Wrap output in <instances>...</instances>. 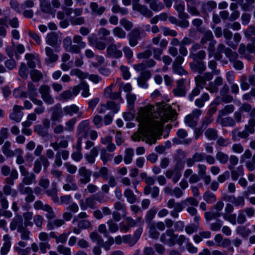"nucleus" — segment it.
I'll use <instances>...</instances> for the list:
<instances>
[{
	"mask_svg": "<svg viewBox=\"0 0 255 255\" xmlns=\"http://www.w3.org/2000/svg\"><path fill=\"white\" fill-rule=\"evenodd\" d=\"M177 115L175 110L165 102L157 103L155 106L148 105L139 109L137 118L140 122L150 124L154 129H160L164 124Z\"/></svg>",
	"mask_w": 255,
	"mask_h": 255,
	"instance_id": "obj_1",
	"label": "nucleus"
},
{
	"mask_svg": "<svg viewBox=\"0 0 255 255\" xmlns=\"http://www.w3.org/2000/svg\"><path fill=\"white\" fill-rule=\"evenodd\" d=\"M188 239L184 235L176 234L173 229H169L161 234L160 240L161 243L169 247H173L176 244L182 246L184 243L188 241Z\"/></svg>",
	"mask_w": 255,
	"mask_h": 255,
	"instance_id": "obj_2",
	"label": "nucleus"
},
{
	"mask_svg": "<svg viewBox=\"0 0 255 255\" xmlns=\"http://www.w3.org/2000/svg\"><path fill=\"white\" fill-rule=\"evenodd\" d=\"M223 34L224 37L226 39V43L229 46L231 47L234 49H236L240 42L242 36L239 33H236L234 34L233 40L234 41L231 40V38L233 36L232 32L228 28H225L223 30Z\"/></svg>",
	"mask_w": 255,
	"mask_h": 255,
	"instance_id": "obj_3",
	"label": "nucleus"
},
{
	"mask_svg": "<svg viewBox=\"0 0 255 255\" xmlns=\"http://www.w3.org/2000/svg\"><path fill=\"white\" fill-rule=\"evenodd\" d=\"M213 38L214 36L212 31L208 30L205 32L200 40V44L202 45L206 44L208 41H211L209 43L208 48L209 57L212 56L213 54L214 45L216 42L215 40H213Z\"/></svg>",
	"mask_w": 255,
	"mask_h": 255,
	"instance_id": "obj_4",
	"label": "nucleus"
},
{
	"mask_svg": "<svg viewBox=\"0 0 255 255\" xmlns=\"http://www.w3.org/2000/svg\"><path fill=\"white\" fill-rule=\"evenodd\" d=\"M202 111L199 109H194L191 114L188 115L185 118V123L189 127L194 128L198 124V120L201 115Z\"/></svg>",
	"mask_w": 255,
	"mask_h": 255,
	"instance_id": "obj_5",
	"label": "nucleus"
},
{
	"mask_svg": "<svg viewBox=\"0 0 255 255\" xmlns=\"http://www.w3.org/2000/svg\"><path fill=\"white\" fill-rule=\"evenodd\" d=\"M234 210V207L231 203L226 204L225 208V213L221 214L223 218L226 221H229L232 225L236 224V215L232 214Z\"/></svg>",
	"mask_w": 255,
	"mask_h": 255,
	"instance_id": "obj_6",
	"label": "nucleus"
},
{
	"mask_svg": "<svg viewBox=\"0 0 255 255\" xmlns=\"http://www.w3.org/2000/svg\"><path fill=\"white\" fill-rule=\"evenodd\" d=\"M139 0H133V9L146 17H151L153 16L152 11H151L146 5L139 3Z\"/></svg>",
	"mask_w": 255,
	"mask_h": 255,
	"instance_id": "obj_7",
	"label": "nucleus"
},
{
	"mask_svg": "<svg viewBox=\"0 0 255 255\" xmlns=\"http://www.w3.org/2000/svg\"><path fill=\"white\" fill-rule=\"evenodd\" d=\"M43 101L48 105H52L54 103V99L50 94V87L46 85H41L39 89Z\"/></svg>",
	"mask_w": 255,
	"mask_h": 255,
	"instance_id": "obj_8",
	"label": "nucleus"
},
{
	"mask_svg": "<svg viewBox=\"0 0 255 255\" xmlns=\"http://www.w3.org/2000/svg\"><path fill=\"white\" fill-rule=\"evenodd\" d=\"M213 77L212 72H206L203 75H198L194 79L196 86L202 89L206 85V81L211 80Z\"/></svg>",
	"mask_w": 255,
	"mask_h": 255,
	"instance_id": "obj_9",
	"label": "nucleus"
},
{
	"mask_svg": "<svg viewBox=\"0 0 255 255\" xmlns=\"http://www.w3.org/2000/svg\"><path fill=\"white\" fill-rule=\"evenodd\" d=\"M222 199L223 200L232 203L235 207H243L245 203L244 197L241 196L236 197L233 195H230L224 194Z\"/></svg>",
	"mask_w": 255,
	"mask_h": 255,
	"instance_id": "obj_10",
	"label": "nucleus"
},
{
	"mask_svg": "<svg viewBox=\"0 0 255 255\" xmlns=\"http://www.w3.org/2000/svg\"><path fill=\"white\" fill-rule=\"evenodd\" d=\"M183 168V166L182 164L180 166L177 164L173 169L167 170L165 172V176L169 179L172 178L173 182L175 183L178 181L181 177V173L180 171Z\"/></svg>",
	"mask_w": 255,
	"mask_h": 255,
	"instance_id": "obj_11",
	"label": "nucleus"
},
{
	"mask_svg": "<svg viewBox=\"0 0 255 255\" xmlns=\"http://www.w3.org/2000/svg\"><path fill=\"white\" fill-rule=\"evenodd\" d=\"M69 152L66 149H61L57 151L55 154V159L53 163V166L56 167H60L62 165V159L66 160L69 156Z\"/></svg>",
	"mask_w": 255,
	"mask_h": 255,
	"instance_id": "obj_12",
	"label": "nucleus"
},
{
	"mask_svg": "<svg viewBox=\"0 0 255 255\" xmlns=\"http://www.w3.org/2000/svg\"><path fill=\"white\" fill-rule=\"evenodd\" d=\"M23 110L22 106L15 105L11 113L9 114V119L17 123L20 122L23 116V113L22 111Z\"/></svg>",
	"mask_w": 255,
	"mask_h": 255,
	"instance_id": "obj_13",
	"label": "nucleus"
},
{
	"mask_svg": "<svg viewBox=\"0 0 255 255\" xmlns=\"http://www.w3.org/2000/svg\"><path fill=\"white\" fill-rule=\"evenodd\" d=\"M78 175L81 177L79 180V183L81 184H86L91 180L92 171L85 167H81L78 170Z\"/></svg>",
	"mask_w": 255,
	"mask_h": 255,
	"instance_id": "obj_14",
	"label": "nucleus"
},
{
	"mask_svg": "<svg viewBox=\"0 0 255 255\" xmlns=\"http://www.w3.org/2000/svg\"><path fill=\"white\" fill-rule=\"evenodd\" d=\"M52 114L51 120L53 122H59L63 117V110H62L61 105L57 104L51 108Z\"/></svg>",
	"mask_w": 255,
	"mask_h": 255,
	"instance_id": "obj_15",
	"label": "nucleus"
},
{
	"mask_svg": "<svg viewBox=\"0 0 255 255\" xmlns=\"http://www.w3.org/2000/svg\"><path fill=\"white\" fill-rule=\"evenodd\" d=\"M216 52L219 53H224L226 56L229 60H233L237 57V52H233L231 49L226 47L225 45L222 43L219 44L217 47Z\"/></svg>",
	"mask_w": 255,
	"mask_h": 255,
	"instance_id": "obj_16",
	"label": "nucleus"
},
{
	"mask_svg": "<svg viewBox=\"0 0 255 255\" xmlns=\"http://www.w3.org/2000/svg\"><path fill=\"white\" fill-rule=\"evenodd\" d=\"M107 54L109 56L115 58H119L123 55L122 51L119 50L117 45L113 42L108 45L107 48Z\"/></svg>",
	"mask_w": 255,
	"mask_h": 255,
	"instance_id": "obj_17",
	"label": "nucleus"
},
{
	"mask_svg": "<svg viewBox=\"0 0 255 255\" xmlns=\"http://www.w3.org/2000/svg\"><path fill=\"white\" fill-rule=\"evenodd\" d=\"M185 80L181 79L177 81L176 87L173 89V92L176 96L183 97L186 94V89L185 86Z\"/></svg>",
	"mask_w": 255,
	"mask_h": 255,
	"instance_id": "obj_18",
	"label": "nucleus"
},
{
	"mask_svg": "<svg viewBox=\"0 0 255 255\" xmlns=\"http://www.w3.org/2000/svg\"><path fill=\"white\" fill-rule=\"evenodd\" d=\"M190 68L192 71L202 74L206 69V66L203 61L193 60L189 64Z\"/></svg>",
	"mask_w": 255,
	"mask_h": 255,
	"instance_id": "obj_19",
	"label": "nucleus"
},
{
	"mask_svg": "<svg viewBox=\"0 0 255 255\" xmlns=\"http://www.w3.org/2000/svg\"><path fill=\"white\" fill-rule=\"evenodd\" d=\"M45 51L47 56L45 59V62L46 64H51L57 61L59 56L54 53V50L51 48L46 46L45 48Z\"/></svg>",
	"mask_w": 255,
	"mask_h": 255,
	"instance_id": "obj_20",
	"label": "nucleus"
},
{
	"mask_svg": "<svg viewBox=\"0 0 255 255\" xmlns=\"http://www.w3.org/2000/svg\"><path fill=\"white\" fill-rule=\"evenodd\" d=\"M90 130L89 121L85 120L81 122L78 127V132L79 134H81L82 138H86L88 135L89 131Z\"/></svg>",
	"mask_w": 255,
	"mask_h": 255,
	"instance_id": "obj_21",
	"label": "nucleus"
},
{
	"mask_svg": "<svg viewBox=\"0 0 255 255\" xmlns=\"http://www.w3.org/2000/svg\"><path fill=\"white\" fill-rule=\"evenodd\" d=\"M129 44L132 47L135 46L138 43V40L140 38V31L138 29H134L128 34Z\"/></svg>",
	"mask_w": 255,
	"mask_h": 255,
	"instance_id": "obj_22",
	"label": "nucleus"
},
{
	"mask_svg": "<svg viewBox=\"0 0 255 255\" xmlns=\"http://www.w3.org/2000/svg\"><path fill=\"white\" fill-rule=\"evenodd\" d=\"M205 154L203 153L195 152L191 158L186 160V164L188 167H192L195 162H199L203 161L205 158Z\"/></svg>",
	"mask_w": 255,
	"mask_h": 255,
	"instance_id": "obj_23",
	"label": "nucleus"
},
{
	"mask_svg": "<svg viewBox=\"0 0 255 255\" xmlns=\"http://www.w3.org/2000/svg\"><path fill=\"white\" fill-rule=\"evenodd\" d=\"M82 139L81 137H79L78 138L77 145H76V151L74 152L71 154L72 158L76 161H79L83 157V155L81 152L82 150Z\"/></svg>",
	"mask_w": 255,
	"mask_h": 255,
	"instance_id": "obj_24",
	"label": "nucleus"
},
{
	"mask_svg": "<svg viewBox=\"0 0 255 255\" xmlns=\"http://www.w3.org/2000/svg\"><path fill=\"white\" fill-rule=\"evenodd\" d=\"M144 1L149 4L151 11H159L164 8V5L159 0H144Z\"/></svg>",
	"mask_w": 255,
	"mask_h": 255,
	"instance_id": "obj_25",
	"label": "nucleus"
},
{
	"mask_svg": "<svg viewBox=\"0 0 255 255\" xmlns=\"http://www.w3.org/2000/svg\"><path fill=\"white\" fill-rule=\"evenodd\" d=\"M187 3L188 11L191 14L199 15L200 12L197 8L198 2L196 0H185Z\"/></svg>",
	"mask_w": 255,
	"mask_h": 255,
	"instance_id": "obj_26",
	"label": "nucleus"
},
{
	"mask_svg": "<svg viewBox=\"0 0 255 255\" xmlns=\"http://www.w3.org/2000/svg\"><path fill=\"white\" fill-rule=\"evenodd\" d=\"M4 243L0 249V254L1 255H6L9 251L11 247V238L8 235H4L3 237Z\"/></svg>",
	"mask_w": 255,
	"mask_h": 255,
	"instance_id": "obj_27",
	"label": "nucleus"
},
{
	"mask_svg": "<svg viewBox=\"0 0 255 255\" xmlns=\"http://www.w3.org/2000/svg\"><path fill=\"white\" fill-rule=\"evenodd\" d=\"M73 41L76 44V46L78 47L75 52L76 54L79 53L81 52V49L85 48L86 46V42L83 40L82 37L80 35H75L73 37Z\"/></svg>",
	"mask_w": 255,
	"mask_h": 255,
	"instance_id": "obj_28",
	"label": "nucleus"
},
{
	"mask_svg": "<svg viewBox=\"0 0 255 255\" xmlns=\"http://www.w3.org/2000/svg\"><path fill=\"white\" fill-rule=\"evenodd\" d=\"M31 101L35 105L37 106L34 109V113H35L36 115H41L45 112V108L43 102L41 100L32 98Z\"/></svg>",
	"mask_w": 255,
	"mask_h": 255,
	"instance_id": "obj_29",
	"label": "nucleus"
},
{
	"mask_svg": "<svg viewBox=\"0 0 255 255\" xmlns=\"http://www.w3.org/2000/svg\"><path fill=\"white\" fill-rule=\"evenodd\" d=\"M23 227H24L23 221L21 217L20 216L14 218L10 223V229L11 231L17 229V231H18Z\"/></svg>",
	"mask_w": 255,
	"mask_h": 255,
	"instance_id": "obj_30",
	"label": "nucleus"
},
{
	"mask_svg": "<svg viewBox=\"0 0 255 255\" xmlns=\"http://www.w3.org/2000/svg\"><path fill=\"white\" fill-rule=\"evenodd\" d=\"M46 194L51 197L54 203H59V198L57 196V189L56 183H52L49 189L45 190Z\"/></svg>",
	"mask_w": 255,
	"mask_h": 255,
	"instance_id": "obj_31",
	"label": "nucleus"
},
{
	"mask_svg": "<svg viewBox=\"0 0 255 255\" xmlns=\"http://www.w3.org/2000/svg\"><path fill=\"white\" fill-rule=\"evenodd\" d=\"M63 46L65 48L66 51L75 53L76 49L78 48L76 45H73L72 44L71 38L69 36L65 37L63 39Z\"/></svg>",
	"mask_w": 255,
	"mask_h": 255,
	"instance_id": "obj_32",
	"label": "nucleus"
},
{
	"mask_svg": "<svg viewBox=\"0 0 255 255\" xmlns=\"http://www.w3.org/2000/svg\"><path fill=\"white\" fill-rule=\"evenodd\" d=\"M65 224V221L62 219H53V220L47 221V228L48 230H53L55 227L59 228Z\"/></svg>",
	"mask_w": 255,
	"mask_h": 255,
	"instance_id": "obj_33",
	"label": "nucleus"
},
{
	"mask_svg": "<svg viewBox=\"0 0 255 255\" xmlns=\"http://www.w3.org/2000/svg\"><path fill=\"white\" fill-rule=\"evenodd\" d=\"M231 135L232 139L234 140H238L239 138L246 139L249 136V133H247V131L245 130L238 131L237 128H235L232 131Z\"/></svg>",
	"mask_w": 255,
	"mask_h": 255,
	"instance_id": "obj_34",
	"label": "nucleus"
},
{
	"mask_svg": "<svg viewBox=\"0 0 255 255\" xmlns=\"http://www.w3.org/2000/svg\"><path fill=\"white\" fill-rule=\"evenodd\" d=\"M90 8L93 14L101 15L106 10V8L104 6H99L97 2H93L90 3Z\"/></svg>",
	"mask_w": 255,
	"mask_h": 255,
	"instance_id": "obj_35",
	"label": "nucleus"
},
{
	"mask_svg": "<svg viewBox=\"0 0 255 255\" xmlns=\"http://www.w3.org/2000/svg\"><path fill=\"white\" fill-rule=\"evenodd\" d=\"M58 35L55 32L48 34L46 37V42L48 45L55 47L58 44Z\"/></svg>",
	"mask_w": 255,
	"mask_h": 255,
	"instance_id": "obj_36",
	"label": "nucleus"
},
{
	"mask_svg": "<svg viewBox=\"0 0 255 255\" xmlns=\"http://www.w3.org/2000/svg\"><path fill=\"white\" fill-rule=\"evenodd\" d=\"M174 8L178 12V18H189V14L185 12V5L182 3H178L174 5Z\"/></svg>",
	"mask_w": 255,
	"mask_h": 255,
	"instance_id": "obj_37",
	"label": "nucleus"
},
{
	"mask_svg": "<svg viewBox=\"0 0 255 255\" xmlns=\"http://www.w3.org/2000/svg\"><path fill=\"white\" fill-rule=\"evenodd\" d=\"M142 140L151 145L156 142V138L153 133L150 132H144L142 134Z\"/></svg>",
	"mask_w": 255,
	"mask_h": 255,
	"instance_id": "obj_38",
	"label": "nucleus"
},
{
	"mask_svg": "<svg viewBox=\"0 0 255 255\" xmlns=\"http://www.w3.org/2000/svg\"><path fill=\"white\" fill-rule=\"evenodd\" d=\"M36 182V176L33 173L31 172L28 173L27 175L23 176L21 183H23L26 185H29L33 183H35Z\"/></svg>",
	"mask_w": 255,
	"mask_h": 255,
	"instance_id": "obj_39",
	"label": "nucleus"
},
{
	"mask_svg": "<svg viewBox=\"0 0 255 255\" xmlns=\"http://www.w3.org/2000/svg\"><path fill=\"white\" fill-rule=\"evenodd\" d=\"M124 195L127 198V201L130 204H133L136 202L137 198L136 196L129 188H127L125 190Z\"/></svg>",
	"mask_w": 255,
	"mask_h": 255,
	"instance_id": "obj_40",
	"label": "nucleus"
},
{
	"mask_svg": "<svg viewBox=\"0 0 255 255\" xmlns=\"http://www.w3.org/2000/svg\"><path fill=\"white\" fill-rule=\"evenodd\" d=\"M18 174L15 169L12 168L11 169V173L9 177H7L5 179V185H9V186H13L14 184V180L18 178Z\"/></svg>",
	"mask_w": 255,
	"mask_h": 255,
	"instance_id": "obj_41",
	"label": "nucleus"
},
{
	"mask_svg": "<svg viewBox=\"0 0 255 255\" xmlns=\"http://www.w3.org/2000/svg\"><path fill=\"white\" fill-rule=\"evenodd\" d=\"M219 122L222 127H233L236 125L235 123L234 120H233V118L231 117H227L226 118H221L219 120Z\"/></svg>",
	"mask_w": 255,
	"mask_h": 255,
	"instance_id": "obj_42",
	"label": "nucleus"
},
{
	"mask_svg": "<svg viewBox=\"0 0 255 255\" xmlns=\"http://www.w3.org/2000/svg\"><path fill=\"white\" fill-rule=\"evenodd\" d=\"M235 110L233 105L230 104L225 106L222 109L218 112V118H221L225 115L232 113Z\"/></svg>",
	"mask_w": 255,
	"mask_h": 255,
	"instance_id": "obj_43",
	"label": "nucleus"
},
{
	"mask_svg": "<svg viewBox=\"0 0 255 255\" xmlns=\"http://www.w3.org/2000/svg\"><path fill=\"white\" fill-rule=\"evenodd\" d=\"M79 108L75 105L67 106L63 108V112L65 115L72 116L74 114H77L79 112Z\"/></svg>",
	"mask_w": 255,
	"mask_h": 255,
	"instance_id": "obj_44",
	"label": "nucleus"
},
{
	"mask_svg": "<svg viewBox=\"0 0 255 255\" xmlns=\"http://www.w3.org/2000/svg\"><path fill=\"white\" fill-rule=\"evenodd\" d=\"M134 155V151L132 148H128L125 150L124 160L126 164H128L131 162Z\"/></svg>",
	"mask_w": 255,
	"mask_h": 255,
	"instance_id": "obj_45",
	"label": "nucleus"
},
{
	"mask_svg": "<svg viewBox=\"0 0 255 255\" xmlns=\"http://www.w3.org/2000/svg\"><path fill=\"white\" fill-rule=\"evenodd\" d=\"M156 214V210L154 208H151L146 214L145 216V222L146 223L148 224V225L151 224H154L153 222H152V220L155 217Z\"/></svg>",
	"mask_w": 255,
	"mask_h": 255,
	"instance_id": "obj_46",
	"label": "nucleus"
},
{
	"mask_svg": "<svg viewBox=\"0 0 255 255\" xmlns=\"http://www.w3.org/2000/svg\"><path fill=\"white\" fill-rule=\"evenodd\" d=\"M2 192L4 195H11L13 197H16L17 194V191L12 189L11 186H9V185H4L2 188Z\"/></svg>",
	"mask_w": 255,
	"mask_h": 255,
	"instance_id": "obj_47",
	"label": "nucleus"
},
{
	"mask_svg": "<svg viewBox=\"0 0 255 255\" xmlns=\"http://www.w3.org/2000/svg\"><path fill=\"white\" fill-rule=\"evenodd\" d=\"M205 135L209 139L214 140L218 137V131L215 128H209L205 132Z\"/></svg>",
	"mask_w": 255,
	"mask_h": 255,
	"instance_id": "obj_48",
	"label": "nucleus"
},
{
	"mask_svg": "<svg viewBox=\"0 0 255 255\" xmlns=\"http://www.w3.org/2000/svg\"><path fill=\"white\" fill-rule=\"evenodd\" d=\"M27 87V92L29 98L31 101V99L36 98V97L38 96V93L37 92L36 89L35 88L34 85L32 83H28Z\"/></svg>",
	"mask_w": 255,
	"mask_h": 255,
	"instance_id": "obj_49",
	"label": "nucleus"
},
{
	"mask_svg": "<svg viewBox=\"0 0 255 255\" xmlns=\"http://www.w3.org/2000/svg\"><path fill=\"white\" fill-rule=\"evenodd\" d=\"M43 211L46 212L45 217L48 221L53 220L56 218V214L52 207L49 205L47 204Z\"/></svg>",
	"mask_w": 255,
	"mask_h": 255,
	"instance_id": "obj_50",
	"label": "nucleus"
},
{
	"mask_svg": "<svg viewBox=\"0 0 255 255\" xmlns=\"http://www.w3.org/2000/svg\"><path fill=\"white\" fill-rule=\"evenodd\" d=\"M203 199L208 203H214L217 200L216 195L210 191H206L204 193Z\"/></svg>",
	"mask_w": 255,
	"mask_h": 255,
	"instance_id": "obj_51",
	"label": "nucleus"
},
{
	"mask_svg": "<svg viewBox=\"0 0 255 255\" xmlns=\"http://www.w3.org/2000/svg\"><path fill=\"white\" fill-rule=\"evenodd\" d=\"M113 33L115 37L120 39H124L126 37V32L121 27H116L113 29Z\"/></svg>",
	"mask_w": 255,
	"mask_h": 255,
	"instance_id": "obj_52",
	"label": "nucleus"
},
{
	"mask_svg": "<svg viewBox=\"0 0 255 255\" xmlns=\"http://www.w3.org/2000/svg\"><path fill=\"white\" fill-rule=\"evenodd\" d=\"M206 56V52L204 50H201L195 53L192 54L189 57L193 60L203 61Z\"/></svg>",
	"mask_w": 255,
	"mask_h": 255,
	"instance_id": "obj_53",
	"label": "nucleus"
},
{
	"mask_svg": "<svg viewBox=\"0 0 255 255\" xmlns=\"http://www.w3.org/2000/svg\"><path fill=\"white\" fill-rule=\"evenodd\" d=\"M100 158L103 162V164L105 165L109 160L112 159V155L108 153L107 150L103 148L100 151Z\"/></svg>",
	"mask_w": 255,
	"mask_h": 255,
	"instance_id": "obj_54",
	"label": "nucleus"
},
{
	"mask_svg": "<svg viewBox=\"0 0 255 255\" xmlns=\"http://www.w3.org/2000/svg\"><path fill=\"white\" fill-rule=\"evenodd\" d=\"M209 99V96L208 94L206 93H203L200 98L197 99L195 101V104L198 107L201 108L204 106L205 102Z\"/></svg>",
	"mask_w": 255,
	"mask_h": 255,
	"instance_id": "obj_55",
	"label": "nucleus"
},
{
	"mask_svg": "<svg viewBox=\"0 0 255 255\" xmlns=\"http://www.w3.org/2000/svg\"><path fill=\"white\" fill-rule=\"evenodd\" d=\"M17 232L20 234V238L22 240L28 241L30 239V231L25 227H23Z\"/></svg>",
	"mask_w": 255,
	"mask_h": 255,
	"instance_id": "obj_56",
	"label": "nucleus"
},
{
	"mask_svg": "<svg viewBox=\"0 0 255 255\" xmlns=\"http://www.w3.org/2000/svg\"><path fill=\"white\" fill-rule=\"evenodd\" d=\"M216 158L220 162V163L224 164L228 162L229 160V156L227 154L222 151H218L216 154Z\"/></svg>",
	"mask_w": 255,
	"mask_h": 255,
	"instance_id": "obj_57",
	"label": "nucleus"
},
{
	"mask_svg": "<svg viewBox=\"0 0 255 255\" xmlns=\"http://www.w3.org/2000/svg\"><path fill=\"white\" fill-rule=\"evenodd\" d=\"M148 228L149 229V234L150 237L153 239H157L160 234L155 228V224L148 225Z\"/></svg>",
	"mask_w": 255,
	"mask_h": 255,
	"instance_id": "obj_58",
	"label": "nucleus"
},
{
	"mask_svg": "<svg viewBox=\"0 0 255 255\" xmlns=\"http://www.w3.org/2000/svg\"><path fill=\"white\" fill-rule=\"evenodd\" d=\"M0 205L3 210H6L9 206L8 201L1 191H0Z\"/></svg>",
	"mask_w": 255,
	"mask_h": 255,
	"instance_id": "obj_59",
	"label": "nucleus"
},
{
	"mask_svg": "<svg viewBox=\"0 0 255 255\" xmlns=\"http://www.w3.org/2000/svg\"><path fill=\"white\" fill-rule=\"evenodd\" d=\"M80 89L82 92V96L84 97H88L90 95L89 85L84 82H81L80 84Z\"/></svg>",
	"mask_w": 255,
	"mask_h": 255,
	"instance_id": "obj_60",
	"label": "nucleus"
},
{
	"mask_svg": "<svg viewBox=\"0 0 255 255\" xmlns=\"http://www.w3.org/2000/svg\"><path fill=\"white\" fill-rule=\"evenodd\" d=\"M127 99L128 104V108L129 110H133L134 108V104L136 100V96L134 94L130 93L127 94Z\"/></svg>",
	"mask_w": 255,
	"mask_h": 255,
	"instance_id": "obj_61",
	"label": "nucleus"
},
{
	"mask_svg": "<svg viewBox=\"0 0 255 255\" xmlns=\"http://www.w3.org/2000/svg\"><path fill=\"white\" fill-rule=\"evenodd\" d=\"M57 251L60 254L63 255H71V251L70 248L62 245H60L57 246Z\"/></svg>",
	"mask_w": 255,
	"mask_h": 255,
	"instance_id": "obj_62",
	"label": "nucleus"
},
{
	"mask_svg": "<svg viewBox=\"0 0 255 255\" xmlns=\"http://www.w3.org/2000/svg\"><path fill=\"white\" fill-rule=\"evenodd\" d=\"M237 233L243 237L246 238L251 234V231L244 226H239L237 229Z\"/></svg>",
	"mask_w": 255,
	"mask_h": 255,
	"instance_id": "obj_63",
	"label": "nucleus"
},
{
	"mask_svg": "<svg viewBox=\"0 0 255 255\" xmlns=\"http://www.w3.org/2000/svg\"><path fill=\"white\" fill-rule=\"evenodd\" d=\"M30 75L32 80L34 82H37L42 78V73L35 69H33L30 71Z\"/></svg>",
	"mask_w": 255,
	"mask_h": 255,
	"instance_id": "obj_64",
	"label": "nucleus"
}]
</instances>
